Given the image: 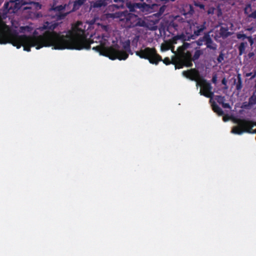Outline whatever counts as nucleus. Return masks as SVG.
I'll use <instances>...</instances> for the list:
<instances>
[{"mask_svg": "<svg viewBox=\"0 0 256 256\" xmlns=\"http://www.w3.org/2000/svg\"><path fill=\"white\" fill-rule=\"evenodd\" d=\"M6 18L0 17V44H11L17 48L22 46L24 50L28 52L30 51L32 47H36V49L39 50L43 47L52 46L54 49L60 50L56 48L58 43L53 38H49L47 34L57 33L54 30L62 23L60 21L65 17H56V21L45 22L38 29L40 30H48L40 36H36L38 32L36 30H34L32 36L18 35L16 30H12L4 22Z\"/></svg>", "mask_w": 256, "mask_h": 256, "instance_id": "f257e3e1", "label": "nucleus"}, {"mask_svg": "<svg viewBox=\"0 0 256 256\" xmlns=\"http://www.w3.org/2000/svg\"><path fill=\"white\" fill-rule=\"evenodd\" d=\"M86 24L78 22L72 25V29L64 32L66 34L60 33H48V36L58 43L56 48L60 50L75 49L80 50H88L94 41H89L85 34Z\"/></svg>", "mask_w": 256, "mask_h": 256, "instance_id": "f03ea898", "label": "nucleus"}, {"mask_svg": "<svg viewBox=\"0 0 256 256\" xmlns=\"http://www.w3.org/2000/svg\"><path fill=\"white\" fill-rule=\"evenodd\" d=\"M108 36L104 34L101 36H98L97 38L99 40L100 44L96 46H93L92 50L99 52L100 55L108 57L112 60H126L128 57V53L132 54L129 41L123 46L124 50H120L112 46H106L108 42Z\"/></svg>", "mask_w": 256, "mask_h": 256, "instance_id": "7ed1b4c3", "label": "nucleus"}, {"mask_svg": "<svg viewBox=\"0 0 256 256\" xmlns=\"http://www.w3.org/2000/svg\"><path fill=\"white\" fill-rule=\"evenodd\" d=\"M135 53L140 58L148 60L152 64L157 65L161 61H162L166 65L172 64V60H171L169 58L166 57L162 60L154 48L146 47L136 51Z\"/></svg>", "mask_w": 256, "mask_h": 256, "instance_id": "20e7f679", "label": "nucleus"}, {"mask_svg": "<svg viewBox=\"0 0 256 256\" xmlns=\"http://www.w3.org/2000/svg\"><path fill=\"white\" fill-rule=\"evenodd\" d=\"M182 75L191 80L196 82V86L200 88V94L208 98V82L200 76L198 70L192 68L184 70L182 72Z\"/></svg>", "mask_w": 256, "mask_h": 256, "instance_id": "39448f33", "label": "nucleus"}, {"mask_svg": "<svg viewBox=\"0 0 256 256\" xmlns=\"http://www.w3.org/2000/svg\"><path fill=\"white\" fill-rule=\"evenodd\" d=\"M237 125L234 126L232 132L240 135L244 132L249 134H256V130H252V128L256 126V122L246 119H237L236 121Z\"/></svg>", "mask_w": 256, "mask_h": 256, "instance_id": "423d86ee", "label": "nucleus"}, {"mask_svg": "<svg viewBox=\"0 0 256 256\" xmlns=\"http://www.w3.org/2000/svg\"><path fill=\"white\" fill-rule=\"evenodd\" d=\"M120 20L124 22L122 25L126 28H131L138 26L148 27L146 21L140 17H124V18H120Z\"/></svg>", "mask_w": 256, "mask_h": 256, "instance_id": "0eeeda50", "label": "nucleus"}, {"mask_svg": "<svg viewBox=\"0 0 256 256\" xmlns=\"http://www.w3.org/2000/svg\"><path fill=\"white\" fill-rule=\"evenodd\" d=\"M68 5L65 4L64 5L53 6L50 9V11H54L56 12L54 16H66L70 12V10H66V8Z\"/></svg>", "mask_w": 256, "mask_h": 256, "instance_id": "6e6552de", "label": "nucleus"}, {"mask_svg": "<svg viewBox=\"0 0 256 256\" xmlns=\"http://www.w3.org/2000/svg\"><path fill=\"white\" fill-rule=\"evenodd\" d=\"M18 1H19V0H16L14 2H5L4 6V8L9 12H14L20 8L22 5L24 4V2H23L21 5H20L19 2H17Z\"/></svg>", "mask_w": 256, "mask_h": 256, "instance_id": "1a4fd4ad", "label": "nucleus"}, {"mask_svg": "<svg viewBox=\"0 0 256 256\" xmlns=\"http://www.w3.org/2000/svg\"><path fill=\"white\" fill-rule=\"evenodd\" d=\"M107 5L106 0H96L90 2V10L94 11H98L104 10Z\"/></svg>", "mask_w": 256, "mask_h": 256, "instance_id": "9d476101", "label": "nucleus"}, {"mask_svg": "<svg viewBox=\"0 0 256 256\" xmlns=\"http://www.w3.org/2000/svg\"><path fill=\"white\" fill-rule=\"evenodd\" d=\"M42 8V5L38 2H32L28 4V6L23 8L24 10H28L29 9L30 10V12L33 13V16H42V14H40L38 12H36L38 10H40Z\"/></svg>", "mask_w": 256, "mask_h": 256, "instance_id": "9b49d317", "label": "nucleus"}, {"mask_svg": "<svg viewBox=\"0 0 256 256\" xmlns=\"http://www.w3.org/2000/svg\"><path fill=\"white\" fill-rule=\"evenodd\" d=\"M184 66L187 67H190L192 66V61L193 60L192 57V54L188 52L186 53H183L180 56Z\"/></svg>", "mask_w": 256, "mask_h": 256, "instance_id": "f8f14e48", "label": "nucleus"}, {"mask_svg": "<svg viewBox=\"0 0 256 256\" xmlns=\"http://www.w3.org/2000/svg\"><path fill=\"white\" fill-rule=\"evenodd\" d=\"M212 43L213 42H212V40L209 36V49H212L214 50H216V46L214 45V46H213ZM215 52L218 53L219 55L216 59L217 62L214 61H214L215 62H216L217 64L222 63V62L224 60V54L222 53V51L219 52V51L216 50Z\"/></svg>", "mask_w": 256, "mask_h": 256, "instance_id": "ddd939ff", "label": "nucleus"}, {"mask_svg": "<svg viewBox=\"0 0 256 256\" xmlns=\"http://www.w3.org/2000/svg\"><path fill=\"white\" fill-rule=\"evenodd\" d=\"M230 26H222L219 31V34L220 37H222L224 38L231 35V32H228L229 28H232L233 25L232 23H230Z\"/></svg>", "mask_w": 256, "mask_h": 256, "instance_id": "4468645a", "label": "nucleus"}, {"mask_svg": "<svg viewBox=\"0 0 256 256\" xmlns=\"http://www.w3.org/2000/svg\"><path fill=\"white\" fill-rule=\"evenodd\" d=\"M135 5L136 8H140L142 11V12H145V14L152 12L151 4H146V3L144 2L142 4L137 3Z\"/></svg>", "mask_w": 256, "mask_h": 256, "instance_id": "2eb2a0df", "label": "nucleus"}, {"mask_svg": "<svg viewBox=\"0 0 256 256\" xmlns=\"http://www.w3.org/2000/svg\"><path fill=\"white\" fill-rule=\"evenodd\" d=\"M172 64H174L176 69L182 68L184 66L180 57H174L172 59Z\"/></svg>", "mask_w": 256, "mask_h": 256, "instance_id": "dca6fc26", "label": "nucleus"}, {"mask_svg": "<svg viewBox=\"0 0 256 256\" xmlns=\"http://www.w3.org/2000/svg\"><path fill=\"white\" fill-rule=\"evenodd\" d=\"M236 36L238 39L242 40H243L246 38L248 39L250 46H252L254 44V40L251 36H246V34L240 32L236 34Z\"/></svg>", "mask_w": 256, "mask_h": 256, "instance_id": "f3484780", "label": "nucleus"}, {"mask_svg": "<svg viewBox=\"0 0 256 256\" xmlns=\"http://www.w3.org/2000/svg\"><path fill=\"white\" fill-rule=\"evenodd\" d=\"M234 83L236 84V90L238 92L240 91L242 88V81L240 74H238L237 75V82L234 80Z\"/></svg>", "mask_w": 256, "mask_h": 256, "instance_id": "a211bd4d", "label": "nucleus"}, {"mask_svg": "<svg viewBox=\"0 0 256 256\" xmlns=\"http://www.w3.org/2000/svg\"><path fill=\"white\" fill-rule=\"evenodd\" d=\"M212 108L213 111L216 113L218 116H223L224 114L222 109L214 102L212 104Z\"/></svg>", "mask_w": 256, "mask_h": 256, "instance_id": "6ab92c4d", "label": "nucleus"}, {"mask_svg": "<svg viewBox=\"0 0 256 256\" xmlns=\"http://www.w3.org/2000/svg\"><path fill=\"white\" fill-rule=\"evenodd\" d=\"M206 46V48H208V32H205L204 36L202 39H199L197 42V44L198 46H202L203 44Z\"/></svg>", "mask_w": 256, "mask_h": 256, "instance_id": "aec40b11", "label": "nucleus"}, {"mask_svg": "<svg viewBox=\"0 0 256 256\" xmlns=\"http://www.w3.org/2000/svg\"><path fill=\"white\" fill-rule=\"evenodd\" d=\"M248 44L246 42H242L240 44L238 47L240 55H242L244 53L246 48Z\"/></svg>", "mask_w": 256, "mask_h": 256, "instance_id": "412c9836", "label": "nucleus"}, {"mask_svg": "<svg viewBox=\"0 0 256 256\" xmlns=\"http://www.w3.org/2000/svg\"><path fill=\"white\" fill-rule=\"evenodd\" d=\"M185 36L184 34H182L180 35H177L176 36H174L172 39V44H174L176 43V41L178 40H181L184 41L185 40L184 39Z\"/></svg>", "mask_w": 256, "mask_h": 256, "instance_id": "4be33fe9", "label": "nucleus"}, {"mask_svg": "<svg viewBox=\"0 0 256 256\" xmlns=\"http://www.w3.org/2000/svg\"><path fill=\"white\" fill-rule=\"evenodd\" d=\"M166 6L163 5V6H160V5L158 12L155 14H154L151 16H161L162 14L166 10Z\"/></svg>", "mask_w": 256, "mask_h": 256, "instance_id": "5701e85b", "label": "nucleus"}, {"mask_svg": "<svg viewBox=\"0 0 256 256\" xmlns=\"http://www.w3.org/2000/svg\"><path fill=\"white\" fill-rule=\"evenodd\" d=\"M86 0H76L74 4V8L72 10L78 9L81 6H82Z\"/></svg>", "mask_w": 256, "mask_h": 256, "instance_id": "b1692460", "label": "nucleus"}, {"mask_svg": "<svg viewBox=\"0 0 256 256\" xmlns=\"http://www.w3.org/2000/svg\"><path fill=\"white\" fill-rule=\"evenodd\" d=\"M256 104V94L253 92L248 98V106H254Z\"/></svg>", "mask_w": 256, "mask_h": 256, "instance_id": "393cba45", "label": "nucleus"}, {"mask_svg": "<svg viewBox=\"0 0 256 256\" xmlns=\"http://www.w3.org/2000/svg\"><path fill=\"white\" fill-rule=\"evenodd\" d=\"M20 30L22 32H31L33 30V28L29 26H21L20 28Z\"/></svg>", "mask_w": 256, "mask_h": 256, "instance_id": "a878e982", "label": "nucleus"}, {"mask_svg": "<svg viewBox=\"0 0 256 256\" xmlns=\"http://www.w3.org/2000/svg\"><path fill=\"white\" fill-rule=\"evenodd\" d=\"M203 54L202 50H196L193 57L192 58V59L193 61H194L195 60H196L198 59L200 56Z\"/></svg>", "mask_w": 256, "mask_h": 256, "instance_id": "bb28decb", "label": "nucleus"}, {"mask_svg": "<svg viewBox=\"0 0 256 256\" xmlns=\"http://www.w3.org/2000/svg\"><path fill=\"white\" fill-rule=\"evenodd\" d=\"M160 4H151L152 10V12L158 11V8Z\"/></svg>", "mask_w": 256, "mask_h": 256, "instance_id": "cd10ccee", "label": "nucleus"}, {"mask_svg": "<svg viewBox=\"0 0 256 256\" xmlns=\"http://www.w3.org/2000/svg\"><path fill=\"white\" fill-rule=\"evenodd\" d=\"M202 30H203V28H197V29L196 30H194V35L196 36H198L200 35V32H202Z\"/></svg>", "mask_w": 256, "mask_h": 256, "instance_id": "c85d7f7f", "label": "nucleus"}, {"mask_svg": "<svg viewBox=\"0 0 256 256\" xmlns=\"http://www.w3.org/2000/svg\"><path fill=\"white\" fill-rule=\"evenodd\" d=\"M227 82H228L227 80L226 79V78L225 77H224L222 80V84L224 86V90H227L228 88V86H227Z\"/></svg>", "mask_w": 256, "mask_h": 256, "instance_id": "c756f323", "label": "nucleus"}, {"mask_svg": "<svg viewBox=\"0 0 256 256\" xmlns=\"http://www.w3.org/2000/svg\"><path fill=\"white\" fill-rule=\"evenodd\" d=\"M252 11V8L250 5L246 6L244 9L245 14H250V12Z\"/></svg>", "mask_w": 256, "mask_h": 256, "instance_id": "7c9ffc66", "label": "nucleus"}, {"mask_svg": "<svg viewBox=\"0 0 256 256\" xmlns=\"http://www.w3.org/2000/svg\"><path fill=\"white\" fill-rule=\"evenodd\" d=\"M214 10H216V9L214 8H209V11H208L209 14H214ZM217 10L218 12V16L220 14H221V12L220 10Z\"/></svg>", "mask_w": 256, "mask_h": 256, "instance_id": "2f4dec72", "label": "nucleus"}, {"mask_svg": "<svg viewBox=\"0 0 256 256\" xmlns=\"http://www.w3.org/2000/svg\"><path fill=\"white\" fill-rule=\"evenodd\" d=\"M217 78H218V77H217L216 74H214L212 76V82L213 84H216V82H217Z\"/></svg>", "mask_w": 256, "mask_h": 256, "instance_id": "473e14b6", "label": "nucleus"}, {"mask_svg": "<svg viewBox=\"0 0 256 256\" xmlns=\"http://www.w3.org/2000/svg\"><path fill=\"white\" fill-rule=\"evenodd\" d=\"M222 106L224 108H231V107L228 103L222 102Z\"/></svg>", "mask_w": 256, "mask_h": 256, "instance_id": "72a5a7b5", "label": "nucleus"}, {"mask_svg": "<svg viewBox=\"0 0 256 256\" xmlns=\"http://www.w3.org/2000/svg\"><path fill=\"white\" fill-rule=\"evenodd\" d=\"M194 5L200 7L201 8H204V6L202 4H201L199 2H194Z\"/></svg>", "mask_w": 256, "mask_h": 256, "instance_id": "f704fd0d", "label": "nucleus"}, {"mask_svg": "<svg viewBox=\"0 0 256 256\" xmlns=\"http://www.w3.org/2000/svg\"><path fill=\"white\" fill-rule=\"evenodd\" d=\"M162 50H168L170 48L169 45H166L165 46H162Z\"/></svg>", "mask_w": 256, "mask_h": 256, "instance_id": "c9c22d12", "label": "nucleus"}, {"mask_svg": "<svg viewBox=\"0 0 256 256\" xmlns=\"http://www.w3.org/2000/svg\"><path fill=\"white\" fill-rule=\"evenodd\" d=\"M210 88H211V87H210V84L209 83V95H208L209 98H212V96L213 95L212 92H210Z\"/></svg>", "mask_w": 256, "mask_h": 256, "instance_id": "e433bc0d", "label": "nucleus"}, {"mask_svg": "<svg viewBox=\"0 0 256 256\" xmlns=\"http://www.w3.org/2000/svg\"><path fill=\"white\" fill-rule=\"evenodd\" d=\"M251 106H248V103L244 102L243 104L242 108H249Z\"/></svg>", "mask_w": 256, "mask_h": 256, "instance_id": "4c0bfd02", "label": "nucleus"}, {"mask_svg": "<svg viewBox=\"0 0 256 256\" xmlns=\"http://www.w3.org/2000/svg\"><path fill=\"white\" fill-rule=\"evenodd\" d=\"M120 16H138L135 14L130 13V14H128V15H126L124 14H122Z\"/></svg>", "mask_w": 256, "mask_h": 256, "instance_id": "58836bf2", "label": "nucleus"}, {"mask_svg": "<svg viewBox=\"0 0 256 256\" xmlns=\"http://www.w3.org/2000/svg\"><path fill=\"white\" fill-rule=\"evenodd\" d=\"M222 119L224 122H226L229 120V116H223Z\"/></svg>", "mask_w": 256, "mask_h": 256, "instance_id": "ea45409f", "label": "nucleus"}, {"mask_svg": "<svg viewBox=\"0 0 256 256\" xmlns=\"http://www.w3.org/2000/svg\"><path fill=\"white\" fill-rule=\"evenodd\" d=\"M102 16H115L114 14H103Z\"/></svg>", "mask_w": 256, "mask_h": 256, "instance_id": "a19ab883", "label": "nucleus"}, {"mask_svg": "<svg viewBox=\"0 0 256 256\" xmlns=\"http://www.w3.org/2000/svg\"><path fill=\"white\" fill-rule=\"evenodd\" d=\"M256 76V70H254V74L252 75V76L250 78V80H252L253 78H254Z\"/></svg>", "mask_w": 256, "mask_h": 256, "instance_id": "79ce46f5", "label": "nucleus"}, {"mask_svg": "<svg viewBox=\"0 0 256 256\" xmlns=\"http://www.w3.org/2000/svg\"><path fill=\"white\" fill-rule=\"evenodd\" d=\"M254 74V72H248V73H246V76L247 77H248V76H250V78L252 76V75Z\"/></svg>", "mask_w": 256, "mask_h": 256, "instance_id": "37998d69", "label": "nucleus"}, {"mask_svg": "<svg viewBox=\"0 0 256 256\" xmlns=\"http://www.w3.org/2000/svg\"><path fill=\"white\" fill-rule=\"evenodd\" d=\"M248 16H256V10H254L253 12H252L251 14H249Z\"/></svg>", "mask_w": 256, "mask_h": 256, "instance_id": "c03bdc74", "label": "nucleus"}, {"mask_svg": "<svg viewBox=\"0 0 256 256\" xmlns=\"http://www.w3.org/2000/svg\"><path fill=\"white\" fill-rule=\"evenodd\" d=\"M254 56V53L252 52H250L248 54V56L250 58L252 57L253 56Z\"/></svg>", "mask_w": 256, "mask_h": 256, "instance_id": "a18cd8bd", "label": "nucleus"}, {"mask_svg": "<svg viewBox=\"0 0 256 256\" xmlns=\"http://www.w3.org/2000/svg\"><path fill=\"white\" fill-rule=\"evenodd\" d=\"M254 92L256 94V80H255V84L254 86Z\"/></svg>", "mask_w": 256, "mask_h": 256, "instance_id": "49530a36", "label": "nucleus"}, {"mask_svg": "<svg viewBox=\"0 0 256 256\" xmlns=\"http://www.w3.org/2000/svg\"><path fill=\"white\" fill-rule=\"evenodd\" d=\"M94 22H95L96 20H98V17L94 16Z\"/></svg>", "mask_w": 256, "mask_h": 256, "instance_id": "de8ad7c7", "label": "nucleus"}, {"mask_svg": "<svg viewBox=\"0 0 256 256\" xmlns=\"http://www.w3.org/2000/svg\"><path fill=\"white\" fill-rule=\"evenodd\" d=\"M25 18H27L28 19V18H38V17H30V16H28V17H25Z\"/></svg>", "mask_w": 256, "mask_h": 256, "instance_id": "09e8293b", "label": "nucleus"}, {"mask_svg": "<svg viewBox=\"0 0 256 256\" xmlns=\"http://www.w3.org/2000/svg\"><path fill=\"white\" fill-rule=\"evenodd\" d=\"M174 20H176L178 17H176V16H174V17H173Z\"/></svg>", "mask_w": 256, "mask_h": 256, "instance_id": "8fccbe9b", "label": "nucleus"}, {"mask_svg": "<svg viewBox=\"0 0 256 256\" xmlns=\"http://www.w3.org/2000/svg\"><path fill=\"white\" fill-rule=\"evenodd\" d=\"M185 45H188V43H184V46H185Z\"/></svg>", "mask_w": 256, "mask_h": 256, "instance_id": "3c124183", "label": "nucleus"}, {"mask_svg": "<svg viewBox=\"0 0 256 256\" xmlns=\"http://www.w3.org/2000/svg\"><path fill=\"white\" fill-rule=\"evenodd\" d=\"M181 48H182L181 47H179V48H178V50H180V49H181Z\"/></svg>", "mask_w": 256, "mask_h": 256, "instance_id": "603ef678", "label": "nucleus"}, {"mask_svg": "<svg viewBox=\"0 0 256 256\" xmlns=\"http://www.w3.org/2000/svg\"><path fill=\"white\" fill-rule=\"evenodd\" d=\"M112 18H118V17H115V16H114V17H112Z\"/></svg>", "mask_w": 256, "mask_h": 256, "instance_id": "864d4df0", "label": "nucleus"}, {"mask_svg": "<svg viewBox=\"0 0 256 256\" xmlns=\"http://www.w3.org/2000/svg\"><path fill=\"white\" fill-rule=\"evenodd\" d=\"M172 50V52H174V48Z\"/></svg>", "mask_w": 256, "mask_h": 256, "instance_id": "5fc2aeb1", "label": "nucleus"}, {"mask_svg": "<svg viewBox=\"0 0 256 256\" xmlns=\"http://www.w3.org/2000/svg\"><path fill=\"white\" fill-rule=\"evenodd\" d=\"M158 18H159V20H160L161 18H162V17H160V16H158Z\"/></svg>", "mask_w": 256, "mask_h": 256, "instance_id": "6e6d98bb", "label": "nucleus"}, {"mask_svg": "<svg viewBox=\"0 0 256 256\" xmlns=\"http://www.w3.org/2000/svg\"><path fill=\"white\" fill-rule=\"evenodd\" d=\"M106 28H107V26H104V28H105V29H106Z\"/></svg>", "mask_w": 256, "mask_h": 256, "instance_id": "4d7b16f0", "label": "nucleus"}, {"mask_svg": "<svg viewBox=\"0 0 256 256\" xmlns=\"http://www.w3.org/2000/svg\"><path fill=\"white\" fill-rule=\"evenodd\" d=\"M210 32H211V31L209 30V32H208L209 34L210 33Z\"/></svg>", "mask_w": 256, "mask_h": 256, "instance_id": "13d9d810", "label": "nucleus"}, {"mask_svg": "<svg viewBox=\"0 0 256 256\" xmlns=\"http://www.w3.org/2000/svg\"><path fill=\"white\" fill-rule=\"evenodd\" d=\"M148 0H146V1H148Z\"/></svg>", "mask_w": 256, "mask_h": 256, "instance_id": "bf43d9fd", "label": "nucleus"}]
</instances>
